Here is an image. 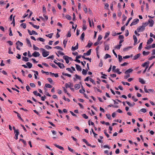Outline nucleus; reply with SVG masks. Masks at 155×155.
Wrapping results in <instances>:
<instances>
[{"label": "nucleus", "mask_w": 155, "mask_h": 155, "mask_svg": "<svg viewBox=\"0 0 155 155\" xmlns=\"http://www.w3.org/2000/svg\"><path fill=\"white\" fill-rule=\"evenodd\" d=\"M78 43H77L76 45L75 46H72L71 48V50L72 51H74L75 50L77 49L78 48Z\"/></svg>", "instance_id": "6e6552de"}, {"label": "nucleus", "mask_w": 155, "mask_h": 155, "mask_svg": "<svg viewBox=\"0 0 155 155\" xmlns=\"http://www.w3.org/2000/svg\"><path fill=\"white\" fill-rule=\"evenodd\" d=\"M145 28H144V26L142 25L139 27L137 28V31L138 32H142L145 30Z\"/></svg>", "instance_id": "f03ea898"}, {"label": "nucleus", "mask_w": 155, "mask_h": 155, "mask_svg": "<svg viewBox=\"0 0 155 155\" xmlns=\"http://www.w3.org/2000/svg\"><path fill=\"white\" fill-rule=\"evenodd\" d=\"M53 35V33H51L48 35H45L46 36L49 38H52V36Z\"/></svg>", "instance_id": "c85d7f7f"}, {"label": "nucleus", "mask_w": 155, "mask_h": 155, "mask_svg": "<svg viewBox=\"0 0 155 155\" xmlns=\"http://www.w3.org/2000/svg\"><path fill=\"white\" fill-rule=\"evenodd\" d=\"M133 39L134 41V45H135L137 44V39L136 37V36L135 35H134L133 36Z\"/></svg>", "instance_id": "1a4fd4ad"}, {"label": "nucleus", "mask_w": 155, "mask_h": 155, "mask_svg": "<svg viewBox=\"0 0 155 155\" xmlns=\"http://www.w3.org/2000/svg\"><path fill=\"white\" fill-rule=\"evenodd\" d=\"M45 87L48 88H51L52 87V86L49 84H45Z\"/></svg>", "instance_id": "bb28decb"}, {"label": "nucleus", "mask_w": 155, "mask_h": 155, "mask_svg": "<svg viewBox=\"0 0 155 155\" xmlns=\"http://www.w3.org/2000/svg\"><path fill=\"white\" fill-rule=\"evenodd\" d=\"M76 65V68L77 71H81L82 70V68H81V66L77 64H75Z\"/></svg>", "instance_id": "9d476101"}, {"label": "nucleus", "mask_w": 155, "mask_h": 155, "mask_svg": "<svg viewBox=\"0 0 155 155\" xmlns=\"http://www.w3.org/2000/svg\"><path fill=\"white\" fill-rule=\"evenodd\" d=\"M122 17L123 18V21H126L127 18V17L126 16H125L124 14H123V15Z\"/></svg>", "instance_id": "603ef678"}, {"label": "nucleus", "mask_w": 155, "mask_h": 155, "mask_svg": "<svg viewBox=\"0 0 155 155\" xmlns=\"http://www.w3.org/2000/svg\"><path fill=\"white\" fill-rule=\"evenodd\" d=\"M40 55L39 53L37 51H35L32 54V55L35 57H39Z\"/></svg>", "instance_id": "39448f33"}, {"label": "nucleus", "mask_w": 155, "mask_h": 155, "mask_svg": "<svg viewBox=\"0 0 155 155\" xmlns=\"http://www.w3.org/2000/svg\"><path fill=\"white\" fill-rule=\"evenodd\" d=\"M58 53L59 54L61 55H62V56H63V55H64V53L62 52V51H58Z\"/></svg>", "instance_id": "e2e57ef3"}, {"label": "nucleus", "mask_w": 155, "mask_h": 155, "mask_svg": "<svg viewBox=\"0 0 155 155\" xmlns=\"http://www.w3.org/2000/svg\"><path fill=\"white\" fill-rule=\"evenodd\" d=\"M102 38V36L101 35H100L98 36V37L97 39V41H99Z\"/></svg>", "instance_id": "6e6d98bb"}, {"label": "nucleus", "mask_w": 155, "mask_h": 155, "mask_svg": "<svg viewBox=\"0 0 155 155\" xmlns=\"http://www.w3.org/2000/svg\"><path fill=\"white\" fill-rule=\"evenodd\" d=\"M87 71V70H86L84 69H83L82 72V74L84 75H86Z\"/></svg>", "instance_id": "412c9836"}, {"label": "nucleus", "mask_w": 155, "mask_h": 155, "mask_svg": "<svg viewBox=\"0 0 155 155\" xmlns=\"http://www.w3.org/2000/svg\"><path fill=\"white\" fill-rule=\"evenodd\" d=\"M71 36V31L69 30L68 31V34L67 35V36L68 37H70Z\"/></svg>", "instance_id": "58836bf2"}, {"label": "nucleus", "mask_w": 155, "mask_h": 155, "mask_svg": "<svg viewBox=\"0 0 155 155\" xmlns=\"http://www.w3.org/2000/svg\"><path fill=\"white\" fill-rule=\"evenodd\" d=\"M20 26L22 27L23 28H26V25L25 23H22L21 24Z\"/></svg>", "instance_id": "a19ab883"}, {"label": "nucleus", "mask_w": 155, "mask_h": 155, "mask_svg": "<svg viewBox=\"0 0 155 155\" xmlns=\"http://www.w3.org/2000/svg\"><path fill=\"white\" fill-rule=\"evenodd\" d=\"M139 81L142 84H144L145 82L143 80L140 78H139Z\"/></svg>", "instance_id": "4be33fe9"}, {"label": "nucleus", "mask_w": 155, "mask_h": 155, "mask_svg": "<svg viewBox=\"0 0 155 155\" xmlns=\"http://www.w3.org/2000/svg\"><path fill=\"white\" fill-rule=\"evenodd\" d=\"M85 92V90L84 89H83H83H82V90L80 89L79 90V92L83 94L84 93V92Z\"/></svg>", "instance_id": "774afa93"}, {"label": "nucleus", "mask_w": 155, "mask_h": 155, "mask_svg": "<svg viewBox=\"0 0 155 155\" xmlns=\"http://www.w3.org/2000/svg\"><path fill=\"white\" fill-rule=\"evenodd\" d=\"M133 71V70L131 68L129 69L126 71L125 72V74H129V73Z\"/></svg>", "instance_id": "ddd939ff"}, {"label": "nucleus", "mask_w": 155, "mask_h": 155, "mask_svg": "<svg viewBox=\"0 0 155 155\" xmlns=\"http://www.w3.org/2000/svg\"><path fill=\"white\" fill-rule=\"evenodd\" d=\"M54 48H56L57 49H60L61 50H63V49L60 46H57L55 47H54Z\"/></svg>", "instance_id": "bf43d9fd"}, {"label": "nucleus", "mask_w": 155, "mask_h": 155, "mask_svg": "<svg viewBox=\"0 0 155 155\" xmlns=\"http://www.w3.org/2000/svg\"><path fill=\"white\" fill-rule=\"evenodd\" d=\"M140 55L141 54L140 53L138 54H137L135 55L134 57L133 60H136L139 57Z\"/></svg>", "instance_id": "4468645a"}, {"label": "nucleus", "mask_w": 155, "mask_h": 155, "mask_svg": "<svg viewBox=\"0 0 155 155\" xmlns=\"http://www.w3.org/2000/svg\"><path fill=\"white\" fill-rule=\"evenodd\" d=\"M74 87L76 90H78L80 88V86L79 84H75Z\"/></svg>", "instance_id": "a211bd4d"}, {"label": "nucleus", "mask_w": 155, "mask_h": 155, "mask_svg": "<svg viewBox=\"0 0 155 155\" xmlns=\"http://www.w3.org/2000/svg\"><path fill=\"white\" fill-rule=\"evenodd\" d=\"M118 58L119 62H121L123 59L122 56L120 55H118Z\"/></svg>", "instance_id": "c9c22d12"}, {"label": "nucleus", "mask_w": 155, "mask_h": 155, "mask_svg": "<svg viewBox=\"0 0 155 155\" xmlns=\"http://www.w3.org/2000/svg\"><path fill=\"white\" fill-rule=\"evenodd\" d=\"M33 47L34 49L35 50H39V48L38 47L36 46L34 44L33 45Z\"/></svg>", "instance_id": "5fc2aeb1"}, {"label": "nucleus", "mask_w": 155, "mask_h": 155, "mask_svg": "<svg viewBox=\"0 0 155 155\" xmlns=\"http://www.w3.org/2000/svg\"><path fill=\"white\" fill-rule=\"evenodd\" d=\"M68 58V56H66V55L64 56L63 57V59H64L65 60L67 64H68L69 62Z\"/></svg>", "instance_id": "0eeeda50"}, {"label": "nucleus", "mask_w": 155, "mask_h": 155, "mask_svg": "<svg viewBox=\"0 0 155 155\" xmlns=\"http://www.w3.org/2000/svg\"><path fill=\"white\" fill-rule=\"evenodd\" d=\"M56 64L61 69L65 67L64 64L63 63L58 62V63H56Z\"/></svg>", "instance_id": "20e7f679"}, {"label": "nucleus", "mask_w": 155, "mask_h": 155, "mask_svg": "<svg viewBox=\"0 0 155 155\" xmlns=\"http://www.w3.org/2000/svg\"><path fill=\"white\" fill-rule=\"evenodd\" d=\"M50 74H51V75H54V76L57 78V77H58V74H54V73H52V72H50Z\"/></svg>", "instance_id": "4c0bfd02"}, {"label": "nucleus", "mask_w": 155, "mask_h": 155, "mask_svg": "<svg viewBox=\"0 0 155 155\" xmlns=\"http://www.w3.org/2000/svg\"><path fill=\"white\" fill-rule=\"evenodd\" d=\"M45 48H46L47 49H51L52 48L51 47V46H50L48 45H46L45 46Z\"/></svg>", "instance_id": "69168bd1"}, {"label": "nucleus", "mask_w": 155, "mask_h": 155, "mask_svg": "<svg viewBox=\"0 0 155 155\" xmlns=\"http://www.w3.org/2000/svg\"><path fill=\"white\" fill-rule=\"evenodd\" d=\"M90 81L91 82L94 84H96L95 81L92 78H90Z\"/></svg>", "instance_id": "0e129e2a"}, {"label": "nucleus", "mask_w": 155, "mask_h": 155, "mask_svg": "<svg viewBox=\"0 0 155 155\" xmlns=\"http://www.w3.org/2000/svg\"><path fill=\"white\" fill-rule=\"evenodd\" d=\"M26 41L27 42V43L28 45V46L30 47H32L31 42L29 39L28 38H26Z\"/></svg>", "instance_id": "2eb2a0df"}, {"label": "nucleus", "mask_w": 155, "mask_h": 155, "mask_svg": "<svg viewBox=\"0 0 155 155\" xmlns=\"http://www.w3.org/2000/svg\"><path fill=\"white\" fill-rule=\"evenodd\" d=\"M148 22L149 23V26L151 27H152L154 23L152 19H149L148 20Z\"/></svg>", "instance_id": "423d86ee"}, {"label": "nucleus", "mask_w": 155, "mask_h": 155, "mask_svg": "<svg viewBox=\"0 0 155 155\" xmlns=\"http://www.w3.org/2000/svg\"><path fill=\"white\" fill-rule=\"evenodd\" d=\"M47 80L50 83H51L52 82L53 80L52 79L50 78H47Z\"/></svg>", "instance_id": "338daca9"}, {"label": "nucleus", "mask_w": 155, "mask_h": 155, "mask_svg": "<svg viewBox=\"0 0 155 155\" xmlns=\"http://www.w3.org/2000/svg\"><path fill=\"white\" fill-rule=\"evenodd\" d=\"M26 64L27 65L29 68H31L32 66V64L29 62H27L26 63Z\"/></svg>", "instance_id": "6ab92c4d"}, {"label": "nucleus", "mask_w": 155, "mask_h": 155, "mask_svg": "<svg viewBox=\"0 0 155 155\" xmlns=\"http://www.w3.org/2000/svg\"><path fill=\"white\" fill-rule=\"evenodd\" d=\"M93 43L92 42L89 43L86 46V47H89V48H90L91 45H92Z\"/></svg>", "instance_id": "de8ad7c7"}, {"label": "nucleus", "mask_w": 155, "mask_h": 155, "mask_svg": "<svg viewBox=\"0 0 155 155\" xmlns=\"http://www.w3.org/2000/svg\"><path fill=\"white\" fill-rule=\"evenodd\" d=\"M71 83H70V84L68 83H66L65 84V86L66 88H68L69 87H70L71 86Z\"/></svg>", "instance_id": "393cba45"}, {"label": "nucleus", "mask_w": 155, "mask_h": 155, "mask_svg": "<svg viewBox=\"0 0 155 155\" xmlns=\"http://www.w3.org/2000/svg\"><path fill=\"white\" fill-rule=\"evenodd\" d=\"M53 68H58V67L55 65V64L50 63L49 64Z\"/></svg>", "instance_id": "2f4dec72"}, {"label": "nucleus", "mask_w": 155, "mask_h": 155, "mask_svg": "<svg viewBox=\"0 0 155 155\" xmlns=\"http://www.w3.org/2000/svg\"><path fill=\"white\" fill-rule=\"evenodd\" d=\"M54 145L55 147L59 148V149L62 150H64V148L58 145L55 143L54 144Z\"/></svg>", "instance_id": "f8f14e48"}, {"label": "nucleus", "mask_w": 155, "mask_h": 155, "mask_svg": "<svg viewBox=\"0 0 155 155\" xmlns=\"http://www.w3.org/2000/svg\"><path fill=\"white\" fill-rule=\"evenodd\" d=\"M22 60L23 61L27 62L28 61V58L25 57H23Z\"/></svg>", "instance_id": "cd10ccee"}, {"label": "nucleus", "mask_w": 155, "mask_h": 155, "mask_svg": "<svg viewBox=\"0 0 155 155\" xmlns=\"http://www.w3.org/2000/svg\"><path fill=\"white\" fill-rule=\"evenodd\" d=\"M140 111L143 113H145L146 112L147 110L145 108H142L140 110Z\"/></svg>", "instance_id": "13d9d810"}, {"label": "nucleus", "mask_w": 155, "mask_h": 155, "mask_svg": "<svg viewBox=\"0 0 155 155\" xmlns=\"http://www.w3.org/2000/svg\"><path fill=\"white\" fill-rule=\"evenodd\" d=\"M37 40H40V41H42V42H44L45 41V40L42 38H38L37 39Z\"/></svg>", "instance_id": "ea45409f"}, {"label": "nucleus", "mask_w": 155, "mask_h": 155, "mask_svg": "<svg viewBox=\"0 0 155 155\" xmlns=\"http://www.w3.org/2000/svg\"><path fill=\"white\" fill-rule=\"evenodd\" d=\"M40 49L42 52V55L43 57H46L49 55V52L47 51L43 48H41Z\"/></svg>", "instance_id": "f257e3e1"}, {"label": "nucleus", "mask_w": 155, "mask_h": 155, "mask_svg": "<svg viewBox=\"0 0 155 155\" xmlns=\"http://www.w3.org/2000/svg\"><path fill=\"white\" fill-rule=\"evenodd\" d=\"M91 49H89L87 51V53H84L83 54V55H87V56L90 55L91 54Z\"/></svg>", "instance_id": "9b49d317"}, {"label": "nucleus", "mask_w": 155, "mask_h": 155, "mask_svg": "<svg viewBox=\"0 0 155 155\" xmlns=\"http://www.w3.org/2000/svg\"><path fill=\"white\" fill-rule=\"evenodd\" d=\"M121 83L124 85H127L128 86H129L130 85V84L128 82H125L122 81L121 82Z\"/></svg>", "instance_id": "e433bc0d"}, {"label": "nucleus", "mask_w": 155, "mask_h": 155, "mask_svg": "<svg viewBox=\"0 0 155 155\" xmlns=\"http://www.w3.org/2000/svg\"><path fill=\"white\" fill-rule=\"evenodd\" d=\"M75 76L76 78V79L79 80H81V77L78 75H77V74H76L75 75Z\"/></svg>", "instance_id": "8fccbe9b"}, {"label": "nucleus", "mask_w": 155, "mask_h": 155, "mask_svg": "<svg viewBox=\"0 0 155 155\" xmlns=\"http://www.w3.org/2000/svg\"><path fill=\"white\" fill-rule=\"evenodd\" d=\"M139 20L137 18L135 19L130 25V26L134 25L137 24L139 22Z\"/></svg>", "instance_id": "7ed1b4c3"}, {"label": "nucleus", "mask_w": 155, "mask_h": 155, "mask_svg": "<svg viewBox=\"0 0 155 155\" xmlns=\"http://www.w3.org/2000/svg\"><path fill=\"white\" fill-rule=\"evenodd\" d=\"M150 62L149 61H147L146 62H144L142 65V66L144 67L145 66H147V65H149Z\"/></svg>", "instance_id": "f3484780"}, {"label": "nucleus", "mask_w": 155, "mask_h": 155, "mask_svg": "<svg viewBox=\"0 0 155 155\" xmlns=\"http://www.w3.org/2000/svg\"><path fill=\"white\" fill-rule=\"evenodd\" d=\"M132 48V47L131 46H129V47L124 48L123 49V51H127L130 48Z\"/></svg>", "instance_id": "37998d69"}, {"label": "nucleus", "mask_w": 155, "mask_h": 155, "mask_svg": "<svg viewBox=\"0 0 155 155\" xmlns=\"http://www.w3.org/2000/svg\"><path fill=\"white\" fill-rule=\"evenodd\" d=\"M85 36V34L84 32H83L81 35L80 38L82 40H83Z\"/></svg>", "instance_id": "473e14b6"}, {"label": "nucleus", "mask_w": 155, "mask_h": 155, "mask_svg": "<svg viewBox=\"0 0 155 155\" xmlns=\"http://www.w3.org/2000/svg\"><path fill=\"white\" fill-rule=\"evenodd\" d=\"M84 10L85 13H86L87 12V8L86 5H84Z\"/></svg>", "instance_id": "79ce46f5"}, {"label": "nucleus", "mask_w": 155, "mask_h": 155, "mask_svg": "<svg viewBox=\"0 0 155 155\" xmlns=\"http://www.w3.org/2000/svg\"><path fill=\"white\" fill-rule=\"evenodd\" d=\"M109 34H110V32L109 31L107 32H106L105 33V36L104 37V38L105 39L106 38H107V37H108L109 35Z\"/></svg>", "instance_id": "c756f323"}, {"label": "nucleus", "mask_w": 155, "mask_h": 155, "mask_svg": "<svg viewBox=\"0 0 155 155\" xmlns=\"http://www.w3.org/2000/svg\"><path fill=\"white\" fill-rule=\"evenodd\" d=\"M9 35L10 36H12L13 35V34H12V30H11V28H9Z\"/></svg>", "instance_id": "3c124183"}, {"label": "nucleus", "mask_w": 155, "mask_h": 155, "mask_svg": "<svg viewBox=\"0 0 155 155\" xmlns=\"http://www.w3.org/2000/svg\"><path fill=\"white\" fill-rule=\"evenodd\" d=\"M66 18L69 20H70L71 19V17L70 15H67L65 16Z\"/></svg>", "instance_id": "7c9ffc66"}, {"label": "nucleus", "mask_w": 155, "mask_h": 155, "mask_svg": "<svg viewBox=\"0 0 155 155\" xmlns=\"http://www.w3.org/2000/svg\"><path fill=\"white\" fill-rule=\"evenodd\" d=\"M68 150H69L71 152H72V153L74 152V150L73 149L69 147H68Z\"/></svg>", "instance_id": "680f3d73"}, {"label": "nucleus", "mask_w": 155, "mask_h": 155, "mask_svg": "<svg viewBox=\"0 0 155 155\" xmlns=\"http://www.w3.org/2000/svg\"><path fill=\"white\" fill-rule=\"evenodd\" d=\"M106 116L107 118L109 119H111V115L110 114H106Z\"/></svg>", "instance_id": "052dcab7"}, {"label": "nucleus", "mask_w": 155, "mask_h": 155, "mask_svg": "<svg viewBox=\"0 0 155 155\" xmlns=\"http://www.w3.org/2000/svg\"><path fill=\"white\" fill-rule=\"evenodd\" d=\"M105 43L104 42V49L105 50H108L109 49V46L108 45H105Z\"/></svg>", "instance_id": "aec40b11"}, {"label": "nucleus", "mask_w": 155, "mask_h": 155, "mask_svg": "<svg viewBox=\"0 0 155 155\" xmlns=\"http://www.w3.org/2000/svg\"><path fill=\"white\" fill-rule=\"evenodd\" d=\"M153 41V39L151 38H150L149 39L147 40V44L148 45L150 44Z\"/></svg>", "instance_id": "dca6fc26"}, {"label": "nucleus", "mask_w": 155, "mask_h": 155, "mask_svg": "<svg viewBox=\"0 0 155 155\" xmlns=\"http://www.w3.org/2000/svg\"><path fill=\"white\" fill-rule=\"evenodd\" d=\"M132 19V17H130V18H129L128 19L127 22L125 24V25L126 26H127L128 25L129 21Z\"/></svg>", "instance_id": "49530a36"}, {"label": "nucleus", "mask_w": 155, "mask_h": 155, "mask_svg": "<svg viewBox=\"0 0 155 155\" xmlns=\"http://www.w3.org/2000/svg\"><path fill=\"white\" fill-rule=\"evenodd\" d=\"M63 99L65 101H68V102H70V99H69V98H66V97H65V96H64L63 97Z\"/></svg>", "instance_id": "4d7b16f0"}, {"label": "nucleus", "mask_w": 155, "mask_h": 155, "mask_svg": "<svg viewBox=\"0 0 155 155\" xmlns=\"http://www.w3.org/2000/svg\"><path fill=\"white\" fill-rule=\"evenodd\" d=\"M150 53V52L147 51V52H146L145 51H143V54L144 55H148Z\"/></svg>", "instance_id": "72a5a7b5"}, {"label": "nucleus", "mask_w": 155, "mask_h": 155, "mask_svg": "<svg viewBox=\"0 0 155 155\" xmlns=\"http://www.w3.org/2000/svg\"><path fill=\"white\" fill-rule=\"evenodd\" d=\"M87 28V26L85 24H84L83 25V29L84 31Z\"/></svg>", "instance_id": "c03bdc74"}, {"label": "nucleus", "mask_w": 155, "mask_h": 155, "mask_svg": "<svg viewBox=\"0 0 155 155\" xmlns=\"http://www.w3.org/2000/svg\"><path fill=\"white\" fill-rule=\"evenodd\" d=\"M119 70H120L119 69V68H117L115 70V71H114V72H116V73H118L119 74H120L121 73V72H120Z\"/></svg>", "instance_id": "a878e982"}, {"label": "nucleus", "mask_w": 155, "mask_h": 155, "mask_svg": "<svg viewBox=\"0 0 155 155\" xmlns=\"http://www.w3.org/2000/svg\"><path fill=\"white\" fill-rule=\"evenodd\" d=\"M67 42V40H64L63 42V44L64 45V48H65L66 47V44Z\"/></svg>", "instance_id": "09e8293b"}, {"label": "nucleus", "mask_w": 155, "mask_h": 155, "mask_svg": "<svg viewBox=\"0 0 155 155\" xmlns=\"http://www.w3.org/2000/svg\"><path fill=\"white\" fill-rule=\"evenodd\" d=\"M16 44L17 45H20L21 46H22L23 45V43L19 41H18L16 43Z\"/></svg>", "instance_id": "b1692460"}, {"label": "nucleus", "mask_w": 155, "mask_h": 155, "mask_svg": "<svg viewBox=\"0 0 155 155\" xmlns=\"http://www.w3.org/2000/svg\"><path fill=\"white\" fill-rule=\"evenodd\" d=\"M83 117L85 119L88 118V116H87L85 114H84L82 115Z\"/></svg>", "instance_id": "864d4df0"}, {"label": "nucleus", "mask_w": 155, "mask_h": 155, "mask_svg": "<svg viewBox=\"0 0 155 155\" xmlns=\"http://www.w3.org/2000/svg\"><path fill=\"white\" fill-rule=\"evenodd\" d=\"M122 46V45L119 44L117 45H116L115 46L114 48L116 49L119 50L120 49L121 46Z\"/></svg>", "instance_id": "5701e85b"}, {"label": "nucleus", "mask_w": 155, "mask_h": 155, "mask_svg": "<svg viewBox=\"0 0 155 155\" xmlns=\"http://www.w3.org/2000/svg\"><path fill=\"white\" fill-rule=\"evenodd\" d=\"M63 75H64L69 77H71V74H68L67 73H62Z\"/></svg>", "instance_id": "a18cd8bd"}, {"label": "nucleus", "mask_w": 155, "mask_h": 155, "mask_svg": "<svg viewBox=\"0 0 155 155\" xmlns=\"http://www.w3.org/2000/svg\"><path fill=\"white\" fill-rule=\"evenodd\" d=\"M111 57V56L108 54H106L104 56V58L105 59H106L108 58H110Z\"/></svg>", "instance_id": "f704fd0d"}]
</instances>
